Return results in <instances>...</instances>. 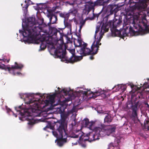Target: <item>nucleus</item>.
Listing matches in <instances>:
<instances>
[{"label": "nucleus", "instance_id": "1", "mask_svg": "<svg viewBox=\"0 0 149 149\" xmlns=\"http://www.w3.org/2000/svg\"><path fill=\"white\" fill-rule=\"evenodd\" d=\"M58 91H55V93L53 94H49V110L53 109H61V107L54 108L57 104L61 105L66 104L65 102L72 100L76 97L74 95L77 94V96L82 95L84 100L93 98H95L97 96L101 97L102 98H105L109 95L110 91L107 89L102 90L98 89L95 91H92L90 90H83L81 87H78L75 92L71 90L70 88H65L60 91V88H57Z\"/></svg>", "mask_w": 149, "mask_h": 149}, {"label": "nucleus", "instance_id": "2", "mask_svg": "<svg viewBox=\"0 0 149 149\" xmlns=\"http://www.w3.org/2000/svg\"><path fill=\"white\" fill-rule=\"evenodd\" d=\"M42 97L38 93L31 95L28 97V100L25 101V103L29 105V108L22 109L21 106L15 107V110L19 112L21 117L26 118L25 119L29 121V125H31L35 123L34 117L41 116L43 118L39 119V120L47 122V111L43 112L39 109L47 106V100L43 101Z\"/></svg>", "mask_w": 149, "mask_h": 149}, {"label": "nucleus", "instance_id": "3", "mask_svg": "<svg viewBox=\"0 0 149 149\" xmlns=\"http://www.w3.org/2000/svg\"><path fill=\"white\" fill-rule=\"evenodd\" d=\"M100 24H99V25L97 26L94 36L95 39L91 46V49L85 47H81L82 45L84 44L83 42L82 45L79 46H77V45L78 44V43L76 45L75 42H74L75 46L77 47L78 48L77 49V50L78 53L82 56H85L90 54H95L97 53L99 46L101 45V43H100V42L102 37L103 35L105 32L108 31L109 27V26L107 24H103L102 26L101 31H100Z\"/></svg>", "mask_w": 149, "mask_h": 149}, {"label": "nucleus", "instance_id": "4", "mask_svg": "<svg viewBox=\"0 0 149 149\" xmlns=\"http://www.w3.org/2000/svg\"><path fill=\"white\" fill-rule=\"evenodd\" d=\"M54 38H51V40L48 42L47 41V47L48 50L51 55H55L57 57L60 58L61 61H63V58L65 55L66 49L68 50L71 54L74 53L75 50L74 49L72 43L71 42L68 43L66 45L63 44H59L57 42L54 45Z\"/></svg>", "mask_w": 149, "mask_h": 149}, {"label": "nucleus", "instance_id": "5", "mask_svg": "<svg viewBox=\"0 0 149 149\" xmlns=\"http://www.w3.org/2000/svg\"><path fill=\"white\" fill-rule=\"evenodd\" d=\"M27 21L26 23H24L25 25L22 24L23 30H19V32L22 34L24 37L34 38L40 34V27L38 25L40 24L36 22L33 16L28 18Z\"/></svg>", "mask_w": 149, "mask_h": 149}, {"label": "nucleus", "instance_id": "6", "mask_svg": "<svg viewBox=\"0 0 149 149\" xmlns=\"http://www.w3.org/2000/svg\"><path fill=\"white\" fill-rule=\"evenodd\" d=\"M58 127L57 129L52 132L53 135L56 138V142L57 141L58 146L61 147L63 143L66 142V138L68 137L67 126L59 124H57Z\"/></svg>", "mask_w": 149, "mask_h": 149}, {"label": "nucleus", "instance_id": "7", "mask_svg": "<svg viewBox=\"0 0 149 149\" xmlns=\"http://www.w3.org/2000/svg\"><path fill=\"white\" fill-rule=\"evenodd\" d=\"M115 129L114 126H111L96 127L93 130L95 133L93 139L98 140L100 137L109 136L115 132Z\"/></svg>", "mask_w": 149, "mask_h": 149}, {"label": "nucleus", "instance_id": "8", "mask_svg": "<svg viewBox=\"0 0 149 149\" xmlns=\"http://www.w3.org/2000/svg\"><path fill=\"white\" fill-rule=\"evenodd\" d=\"M47 17L49 18V22L47 25L49 26V31L47 32V37H48V42L51 40V38H53L52 36L56 34L57 33V30L54 27H52L50 26L51 24H53L56 23L57 20V18L56 16L54 15V11L52 10H49L47 8Z\"/></svg>", "mask_w": 149, "mask_h": 149}, {"label": "nucleus", "instance_id": "9", "mask_svg": "<svg viewBox=\"0 0 149 149\" xmlns=\"http://www.w3.org/2000/svg\"><path fill=\"white\" fill-rule=\"evenodd\" d=\"M70 136L72 138H77L79 137L78 142L81 146L83 148H85L86 147V145L85 144L81 143L80 142L81 141H84L88 140L89 141H91L96 140L93 139V134L89 133L86 134L79 130L74 131L70 134Z\"/></svg>", "mask_w": 149, "mask_h": 149}, {"label": "nucleus", "instance_id": "10", "mask_svg": "<svg viewBox=\"0 0 149 149\" xmlns=\"http://www.w3.org/2000/svg\"><path fill=\"white\" fill-rule=\"evenodd\" d=\"M72 56L68 60H67V59L65 58V56L63 58L64 61H65V62H70V63H73L74 62H77L80 61L82 58V57L81 56H75L74 53L72 54Z\"/></svg>", "mask_w": 149, "mask_h": 149}, {"label": "nucleus", "instance_id": "11", "mask_svg": "<svg viewBox=\"0 0 149 149\" xmlns=\"http://www.w3.org/2000/svg\"><path fill=\"white\" fill-rule=\"evenodd\" d=\"M40 42L41 44L40 45V49L39 51L44 50L47 47V40L44 37L42 39L40 38L35 40V43L36 44H39Z\"/></svg>", "mask_w": 149, "mask_h": 149}, {"label": "nucleus", "instance_id": "12", "mask_svg": "<svg viewBox=\"0 0 149 149\" xmlns=\"http://www.w3.org/2000/svg\"><path fill=\"white\" fill-rule=\"evenodd\" d=\"M15 65H12L11 67H7V68L9 72L11 73V72H14V69H21L23 67V65L21 63H18L17 62L15 63Z\"/></svg>", "mask_w": 149, "mask_h": 149}, {"label": "nucleus", "instance_id": "13", "mask_svg": "<svg viewBox=\"0 0 149 149\" xmlns=\"http://www.w3.org/2000/svg\"><path fill=\"white\" fill-rule=\"evenodd\" d=\"M81 29H79V33H77L76 35L78 38L77 39V40H76L74 41L76 43V41H77V43H78V44L77 45V46H78L81 45L83 43V41L81 38V35L80 34L81 32Z\"/></svg>", "mask_w": 149, "mask_h": 149}, {"label": "nucleus", "instance_id": "14", "mask_svg": "<svg viewBox=\"0 0 149 149\" xmlns=\"http://www.w3.org/2000/svg\"><path fill=\"white\" fill-rule=\"evenodd\" d=\"M37 5L39 10H43L47 9V4L46 3H37Z\"/></svg>", "mask_w": 149, "mask_h": 149}, {"label": "nucleus", "instance_id": "15", "mask_svg": "<svg viewBox=\"0 0 149 149\" xmlns=\"http://www.w3.org/2000/svg\"><path fill=\"white\" fill-rule=\"evenodd\" d=\"M143 87L145 91L149 92V79H148L147 81L144 83Z\"/></svg>", "mask_w": 149, "mask_h": 149}, {"label": "nucleus", "instance_id": "16", "mask_svg": "<svg viewBox=\"0 0 149 149\" xmlns=\"http://www.w3.org/2000/svg\"><path fill=\"white\" fill-rule=\"evenodd\" d=\"M64 24L65 27L68 28L69 29L68 32H69L70 33H71V26L70 23L68 22H65V21H64Z\"/></svg>", "mask_w": 149, "mask_h": 149}, {"label": "nucleus", "instance_id": "17", "mask_svg": "<svg viewBox=\"0 0 149 149\" xmlns=\"http://www.w3.org/2000/svg\"><path fill=\"white\" fill-rule=\"evenodd\" d=\"M112 119V118L111 116L109 114H107L104 119V121L105 122H110L111 121Z\"/></svg>", "mask_w": 149, "mask_h": 149}, {"label": "nucleus", "instance_id": "18", "mask_svg": "<svg viewBox=\"0 0 149 149\" xmlns=\"http://www.w3.org/2000/svg\"><path fill=\"white\" fill-rule=\"evenodd\" d=\"M118 141L116 142L115 141L114 144H113V143H110L108 149H114V148L115 147H118Z\"/></svg>", "mask_w": 149, "mask_h": 149}, {"label": "nucleus", "instance_id": "19", "mask_svg": "<svg viewBox=\"0 0 149 149\" xmlns=\"http://www.w3.org/2000/svg\"><path fill=\"white\" fill-rule=\"evenodd\" d=\"M137 109V106H134L133 107L132 110V116L133 117L136 118L137 117V114L136 113V111Z\"/></svg>", "mask_w": 149, "mask_h": 149}, {"label": "nucleus", "instance_id": "20", "mask_svg": "<svg viewBox=\"0 0 149 149\" xmlns=\"http://www.w3.org/2000/svg\"><path fill=\"white\" fill-rule=\"evenodd\" d=\"M121 22L119 20L116 19L112 22L113 27L114 28L116 27Z\"/></svg>", "mask_w": 149, "mask_h": 149}, {"label": "nucleus", "instance_id": "21", "mask_svg": "<svg viewBox=\"0 0 149 149\" xmlns=\"http://www.w3.org/2000/svg\"><path fill=\"white\" fill-rule=\"evenodd\" d=\"M89 120L87 118H85L82 121L83 127H86L88 123Z\"/></svg>", "mask_w": 149, "mask_h": 149}, {"label": "nucleus", "instance_id": "22", "mask_svg": "<svg viewBox=\"0 0 149 149\" xmlns=\"http://www.w3.org/2000/svg\"><path fill=\"white\" fill-rule=\"evenodd\" d=\"M134 106H135V105L133 106L132 103V102L131 101H128L127 102V103L126 104V107L128 109H130L131 108H132V110H133V107H134Z\"/></svg>", "mask_w": 149, "mask_h": 149}, {"label": "nucleus", "instance_id": "23", "mask_svg": "<svg viewBox=\"0 0 149 149\" xmlns=\"http://www.w3.org/2000/svg\"><path fill=\"white\" fill-rule=\"evenodd\" d=\"M131 88L132 89V92L134 93L136 91L139 89L140 88L137 86H134L133 84L130 85Z\"/></svg>", "mask_w": 149, "mask_h": 149}, {"label": "nucleus", "instance_id": "24", "mask_svg": "<svg viewBox=\"0 0 149 149\" xmlns=\"http://www.w3.org/2000/svg\"><path fill=\"white\" fill-rule=\"evenodd\" d=\"M119 88H120V89L123 92L125 91L126 89V86L125 85H118L116 87Z\"/></svg>", "mask_w": 149, "mask_h": 149}, {"label": "nucleus", "instance_id": "25", "mask_svg": "<svg viewBox=\"0 0 149 149\" xmlns=\"http://www.w3.org/2000/svg\"><path fill=\"white\" fill-rule=\"evenodd\" d=\"M94 124V123L93 121L89 122L88 121V123L86 127L89 128L90 130L92 129V127Z\"/></svg>", "mask_w": 149, "mask_h": 149}, {"label": "nucleus", "instance_id": "26", "mask_svg": "<svg viewBox=\"0 0 149 149\" xmlns=\"http://www.w3.org/2000/svg\"><path fill=\"white\" fill-rule=\"evenodd\" d=\"M114 31H112V33L113 35L115 36H117V35L120 34V31L118 30H117L116 29H114Z\"/></svg>", "mask_w": 149, "mask_h": 149}, {"label": "nucleus", "instance_id": "27", "mask_svg": "<svg viewBox=\"0 0 149 149\" xmlns=\"http://www.w3.org/2000/svg\"><path fill=\"white\" fill-rule=\"evenodd\" d=\"M68 114H64L61 116V117L64 120H65L67 119V118L68 117Z\"/></svg>", "mask_w": 149, "mask_h": 149}, {"label": "nucleus", "instance_id": "28", "mask_svg": "<svg viewBox=\"0 0 149 149\" xmlns=\"http://www.w3.org/2000/svg\"><path fill=\"white\" fill-rule=\"evenodd\" d=\"M29 6V5L28 4H26L25 5L24 7H23V10H24V11H26L27 12V8H28Z\"/></svg>", "mask_w": 149, "mask_h": 149}, {"label": "nucleus", "instance_id": "29", "mask_svg": "<svg viewBox=\"0 0 149 149\" xmlns=\"http://www.w3.org/2000/svg\"><path fill=\"white\" fill-rule=\"evenodd\" d=\"M0 64H1L0 63ZM0 69L5 70H6V69H7V67H6V65L4 64H2V65H1V64H0Z\"/></svg>", "mask_w": 149, "mask_h": 149}, {"label": "nucleus", "instance_id": "30", "mask_svg": "<svg viewBox=\"0 0 149 149\" xmlns=\"http://www.w3.org/2000/svg\"><path fill=\"white\" fill-rule=\"evenodd\" d=\"M100 108H101V107L100 106L98 107H97V112L100 113H102V112H101V111L100 110Z\"/></svg>", "mask_w": 149, "mask_h": 149}, {"label": "nucleus", "instance_id": "31", "mask_svg": "<svg viewBox=\"0 0 149 149\" xmlns=\"http://www.w3.org/2000/svg\"><path fill=\"white\" fill-rule=\"evenodd\" d=\"M1 60H2L4 62H7V63H8L9 61V59L7 60L5 58H3V59H2Z\"/></svg>", "mask_w": 149, "mask_h": 149}, {"label": "nucleus", "instance_id": "32", "mask_svg": "<svg viewBox=\"0 0 149 149\" xmlns=\"http://www.w3.org/2000/svg\"><path fill=\"white\" fill-rule=\"evenodd\" d=\"M117 86H115L114 87V88H113V89L114 88H116V91H118L120 90V88H118V87H116Z\"/></svg>", "mask_w": 149, "mask_h": 149}, {"label": "nucleus", "instance_id": "33", "mask_svg": "<svg viewBox=\"0 0 149 149\" xmlns=\"http://www.w3.org/2000/svg\"><path fill=\"white\" fill-rule=\"evenodd\" d=\"M20 97L21 98V99L23 98V95H22V94H20Z\"/></svg>", "mask_w": 149, "mask_h": 149}, {"label": "nucleus", "instance_id": "34", "mask_svg": "<svg viewBox=\"0 0 149 149\" xmlns=\"http://www.w3.org/2000/svg\"><path fill=\"white\" fill-rule=\"evenodd\" d=\"M43 130H47V126L43 128Z\"/></svg>", "mask_w": 149, "mask_h": 149}, {"label": "nucleus", "instance_id": "35", "mask_svg": "<svg viewBox=\"0 0 149 149\" xmlns=\"http://www.w3.org/2000/svg\"><path fill=\"white\" fill-rule=\"evenodd\" d=\"M83 24H82L80 26L79 29H81Z\"/></svg>", "mask_w": 149, "mask_h": 149}, {"label": "nucleus", "instance_id": "36", "mask_svg": "<svg viewBox=\"0 0 149 149\" xmlns=\"http://www.w3.org/2000/svg\"><path fill=\"white\" fill-rule=\"evenodd\" d=\"M90 59H91V60H92V59H93V57L92 56H91L90 57Z\"/></svg>", "mask_w": 149, "mask_h": 149}, {"label": "nucleus", "instance_id": "37", "mask_svg": "<svg viewBox=\"0 0 149 149\" xmlns=\"http://www.w3.org/2000/svg\"><path fill=\"white\" fill-rule=\"evenodd\" d=\"M145 128H147V129L148 130H149V127L148 126V127H147V128H146V126L145 125Z\"/></svg>", "mask_w": 149, "mask_h": 149}, {"label": "nucleus", "instance_id": "38", "mask_svg": "<svg viewBox=\"0 0 149 149\" xmlns=\"http://www.w3.org/2000/svg\"><path fill=\"white\" fill-rule=\"evenodd\" d=\"M16 74H18V75H19L20 74H21V73L20 72H17Z\"/></svg>", "mask_w": 149, "mask_h": 149}, {"label": "nucleus", "instance_id": "39", "mask_svg": "<svg viewBox=\"0 0 149 149\" xmlns=\"http://www.w3.org/2000/svg\"><path fill=\"white\" fill-rule=\"evenodd\" d=\"M72 144H73V145H76V144H77V142H76L75 143H74V144H73V143H72Z\"/></svg>", "mask_w": 149, "mask_h": 149}, {"label": "nucleus", "instance_id": "40", "mask_svg": "<svg viewBox=\"0 0 149 149\" xmlns=\"http://www.w3.org/2000/svg\"><path fill=\"white\" fill-rule=\"evenodd\" d=\"M43 21H44V20H43V19H42V23L43 22Z\"/></svg>", "mask_w": 149, "mask_h": 149}, {"label": "nucleus", "instance_id": "41", "mask_svg": "<svg viewBox=\"0 0 149 149\" xmlns=\"http://www.w3.org/2000/svg\"><path fill=\"white\" fill-rule=\"evenodd\" d=\"M148 15H149V11L148 12Z\"/></svg>", "mask_w": 149, "mask_h": 149}, {"label": "nucleus", "instance_id": "42", "mask_svg": "<svg viewBox=\"0 0 149 149\" xmlns=\"http://www.w3.org/2000/svg\"><path fill=\"white\" fill-rule=\"evenodd\" d=\"M25 3H26V2H27L26 1H25Z\"/></svg>", "mask_w": 149, "mask_h": 149}, {"label": "nucleus", "instance_id": "43", "mask_svg": "<svg viewBox=\"0 0 149 149\" xmlns=\"http://www.w3.org/2000/svg\"><path fill=\"white\" fill-rule=\"evenodd\" d=\"M45 33H47V31H45Z\"/></svg>", "mask_w": 149, "mask_h": 149}, {"label": "nucleus", "instance_id": "44", "mask_svg": "<svg viewBox=\"0 0 149 149\" xmlns=\"http://www.w3.org/2000/svg\"><path fill=\"white\" fill-rule=\"evenodd\" d=\"M28 1H30V0H28Z\"/></svg>", "mask_w": 149, "mask_h": 149}, {"label": "nucleus", "instance_id": "45", "mask_svg": "<svg viewBox=\"0 0 149 149\" xmlns=\"http://www.w3.org/2000/svg\"><path fill=\"white\" fill-rule=\"evenodd\" d=\"M1 64H2L1 65H2L3 64H2V63H1Z\"/></svg>", "mask_w": 149, "mask_h": 149}, {"label": "nucleus", "instance_id": "46", "mask_svg": "<svg viewBox=\"0 0 149 149\" xmlns=\"http://www.w3.org/2000/svg\"><path fill=\"white\" fill-rule=\"evenodd\" d=\"M1 64H2L1 65H2L3 64H2V63H1Z\"/></svg>", "mask_w": 149, "mask_h": 149}]
</instances>
